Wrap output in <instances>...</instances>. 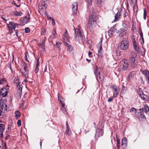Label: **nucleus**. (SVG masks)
I'll use <instances>...</instances> for the list:
<instances>
[{
  "label": "nucleus",
  "instance_id": "obj_64",
  "mask_svg": "<svg viewBox=\"0 0 149 149\" xmlns=\"http://www.w3.org/2000/svg\"><path fill=\"white\" fill-rule=\"evenodd\" d=\"M86 60L89 63H90L91 62V60H90L86 58Z\"/></svg>",
  "mask_w": 149,
  "mask_h": 149
},
{
  "label": "nucleus",
  "instance_id": "obj_59",
  "mask_svg": "<svg viewBox=\"0 0 149 149\" xmlns=\"http://www.w3.org/2000/svg\"><path fill=\"white\" fill-rule=\"evenodd\" d=\"M140 79H141V82L142 83H143L144 84V82L143 81V77H140Z\"/></svg>",
  "mask_w": 149,
  "mask_h": 149
},
{
  "label": "nucleus",
  "instance_id": "obj_61",
  "mask_svg": "<svg viewBox=\"0 0 149 149\" xmlns=\"http://www.w3.org/2000/svg\"><path fill=\"white\" fill-rule=\"evenodd\" d=\"M66 128H68L69 127V126L67 122H66Z\"/></svg>",
  "mask_w": 149,
  "mask_h": 149
},
{
  "label": "nucleus",
  "instance_id": "obj_31",
  "mask_svg": "<svg viewBox=\"0 0 149 149\" xmlns=\"http://www.w3.org/2000/svg\"><path fill=\"white\" fill-rule=\"evenodd\" d=\"M13 15H15L16 16H20L22 13L21 12H19L17 11H15L13 12Z\"/></svg>",
  "mask_w": 149,
  "mask_h": 149
},
{
  "label": "nucleus",
  "instance_id": "obj_38",
  "mask_svg": "<svg viewBox=\"0 0 149 149\" xmlns=\"http://www.w3.org/2000/svg\"><path fill=\"white\" fill-rule=\"evenodd\" d=\"M45 41H43L42 42V43L40 44V45L41 46V47H42V49H45Z\"/></svg>",
  "mask_w": 149,
  "mask_h": 149
},
{
  "label": "nucleus",
  "instance_id": "obj_48",
  "mask_svg": "<svg viewBox=\"0 0 149 149\" xmlns=\"http://www.w3.org/2000/svg\"><path fill=\"white\" fill-rule=\"evenodd\" d=\"M14 83H16L17 84H18V83H19V81H18V78H15V79L14 80Z\"/></svg>",
  "mask_w": 149,
  "mask_h": 149
},
{
  "label": "nucleus",
  "instance_id": "obj_25",
  "mask_svg": "<svg viewBox=\"0 0 149 149\" xmlns=\"http://www.w3.org/2000/svg\"><path fill=\"white\" fill-rule=\"evenodd\" d=\"M130 60L131 62V66L133 68L136 67V62L135 61L136 59Z\"/></svg>",
  "mask_w": 149,
  "mask_h": 149
},
{
  "label": "nucleus",
  "instance_id": "obj_22",
  "mask_svg": "<svg viewBox=\"0 0 149 149\" xmlns=\"http://www.w3.org/2000/svg\"><path fill=\"white\" fill-rule=\"evenodd\" d=\"M102 40L100 41L97 45V48L98 49V52L99 54L100 55L101 53V51L102 49Z\"/></svg>",
  "mask_w": 149,
  "mask_h": 149
},
{
  "label": "nucleus",
  "instance_id": "obj_57",
  "mask_svg": "<svg viewBox=\"0 0 149 149\" xmlns=\"http://www.w3.org/2000/svg\"><path fill=\"white\" fill-rule=\"evenodd\" d=\"M63 112L65 114H66V109H65L64 108H63Z\"/></svg>",
  "mask_w": 149,
  "mask_h": 149
},
{
  "label": "nucleus",
  "instance_id": "obj_30",
  "mask_svg": "<svg viewBox=\"0 0 149 149\" xmlns=\"http://www.w3.org/2000/svg\"><path fill=\"white\" fill-rule=\"evenodd\" d=\"M39 65V59H38L37 61V63L36 64V67L35 68V71L36 73H37L38 71V67Z\"/></svg>",
  "mask_w": 149,
  "mask_h": 149
},
{
  "label": "nucleus",
  "instance_id": "obj_39",
  "mask_svg": "<svg viewBox=\"0 0 149 149\" xmlns=\"http://www.w3.org/2000/svg\"><path fill=\"white\" fill-rule=\"evenodd\" d=\"M86 1L88 5L91 6L92 4V0H86Z\"/></svg>",
  "mask_w": 149,
  "mask_h": 149
},
{
  "label": "nucleus",
  "instance_id": "obj_14",
  "mask_svg": "<svg viewBox=\"0 0 149 149\" xmlns=\"http://www.w3.org/2000/svg\"><path fill=\"white\" fill-rule=\"evenodd\" d=\"M24 68L23 70L22 71V73L23 75L25 77V78L28 77L29 73L28 70L27 69V67L26 65L24 64L23 65Z\"/></svg>",
  "mask_w": 149,
  "mask_h": 149
},
{
  "label": "nucleus",
  "instance_id": "obj_44",
  "mask_svg": "<svg viewBox=\"0 0 149 149\" xmlns=\"http://www.w3.org/2000/svg\"><path fill=\"white\" fill-rule=\"evenodd\" d=\"M103 2V0H97V3L98 5H101Z\"/></svg>",
  "mask_w": 149,
  "mask_h": 149
},
{
  "label": "nucleus",
  "instance_id": "obj_15",
  "mask_svg": "<svg viewBox=\"0 0 149 149\" xmlns=\"http://www.w3.org/2000/svg\"><path fill=\"white\" fill-rule=\"evenodd\" d=\"M116 25H114L113 27H111L110 30H109L108 32V34L109 37L112 36L113 35V33L115 31L116 32Z\"/></svg>",
  "mask_w": 149,
  "mask_h": 149
},
{
  "label": "nucleus",
  "instance_id": "obj_33",
  "mask_svg": "<svg viewBox=\"0 0 149 149\" xmlns=\"http://www.w3.org/2000/svg\"><path fill=\"white\" fill-rule=\"evenodd\" d=\"M139 34L141 37V38L142 40V41L141 42V44H143L144 42V39L143 37V35L142 32L141 30H140V31L139 32Z\"/></svg>",
  "mask_w": 149,
  "mask_h": 149
},
{
  "label": "nucleus",
  "instance_id": "obj_50",
  "mask_svg": "<svg viewBox=\"0 0 149 149\" xmlns=\"http://www.w3.org/2000/svg\"><path fill=\"white\" fill-rule=\"evenodd\" d=\"M65 40H66V39H65V40H64V41H63V43H64V44L66 45V46H68V44H69Z\"/></svg>",
  "mask_w": 149,
  "mask_h": 149
},
{
  "label": "nucleus",
  "instance_id": "obj_24",
  "mask_svg": "<svg viewBox=\"0 0 149 149\" xmlns=\"http://www.w3.org/2000/svg\"><path fill=\"white\" fill-rule=\"evenodd\" d=\"M142 111H144V112L148 114H149V108L147 105H145L144 106L143 108H142Z\"/></svg>",
  "mask_w": 149,
  "mask_h": 149
},
{
  "label": "nucleus",
  "instance_id": "obj_10",
  "mask_svg": "<svg viewBox=\"0 0 149 149\" xmlns=\"http://www.w3.org/2000/svg\"><path fill=\"white\" fill-rule=\"evenodd\" d=\"M122 64L119 66L120 69L121 70H123L127 68L129 66V64L127 60H123L122 62Z\"/></svg>",
  "mask_w": 149,
  "mask_h": 149
},
{
  "label": "nucleus",
  "instance_id": "obj_35",
  "mask_svg": "<svg viewBox=\"0 0 149 149\" xmlns=\"http://www.w3.org/2000/svg\"><path fill=\"white\" fill-rule=\"evenodd\" d=\"M65 133V134H68L69 135H70L71 134V132L69 127L66 128V130Z\"/></svg>",
  "mask_w": 149,
  "mask_h": 149
},
{
  "label": "nucleus",
  "instance_id": "obj_8",
  "mask_svg": "<svg viewBox=\"0 0 149 149\" xmlns=\"http://www.w3.org/2000/svg\"><path fill=\"white\" fill-rule=\"evenodd\" d=\"M8 28L9 33H11L12 31L14 30L15 32V33L17 34V31L15 30V28L17 26H19V24H15L13 22H10L8 24Z\"/></svg>",
  "mask_w": 149,
  "mask_h": 149
},
{
  "label": "nucleus",
  "instance_id": "obj_53",
  "mask_svg": "<svg viewBox=\"0 0 149 149\" xmlns=\"http://www.w3.org/2000/svg\"><path fill=\"white\" fill-rule=\"evenodd\" d=\"M113 97H110L108 99V101L109 102L112 101L113 100Z\"/></svg>",
  "mask_w": 149,
  "mask_h": 149
},
{
  "label": "nucleus",
  "instance_id": "obj_46",
  "mask_svg": "<svg viewBox=\"0 0 149 149\" xmlns=\"http://www.w3.org/2000/svg\"><path fill=\"white\" fill-rule=\"evenodd\" d=\"M136 111V109L134 107H132L130 110V112H135Z\"/></svg>",
  "mask_w": 149,
  "mask_h": 149
},
{
  "label": "nucleus",
  "instance_id": "obj_36",
  "mask_svg": "<svg viewBox=\"0 0 149 149\" xmlns=\"http://www.w3.org/2000/svg\"><path fill=\"white\" fill-rule=\"evenodd\" d=\"M117 149H119L120 147V140L118 139H117Z\"/></svg>",
  "mask_w": 149,
  "mask_h": 149
},
{
  "label": "nucleus",
  "instance_id": "obj_34",
  "mask_svg": "<svg viewBox=\"0 0 149 149\" xmlns=\"http://www.w3.org/2000/svg\"><path fill=\"white\" fill-rule=\"evenodd\" d=\"M122 25V28H123L126 31L128 29V25L125 23H123Z\"/></svg>",
  "mask_w": 149,
  "mask_h": 149
},
{
  "label": "nucleus",
  "instance_id": "obj_20",
  "mask_svg": "<svg viewBox=\"0 0 149 149\" xmlns=\"http://www.w3.org/2000/svg\"><path fill=\"white\" fill-rule=\"evenodd\" d=\"M103 132L101 129H98L97 130L95 134L96 137H98L99 136H102L103 134Z\"/></svg>",
  "mask_w": 149,
  "mask_h": 149
},
{
  "label": "nucleus",
  "instance_id": "obj_58",
  "mask_svg": "<svg viewBox=\"0 0 149 149\" xmlns=\"http://www.w3.org/2000/svg\"><path fill=\"white\" fill-rule=\"evenodd\" d=\"M59 93H58V100H59V101H60V102L61 103V104H62V102L61 101V100L59 99Z\"/></svg>",
  "mask_w": 149,
  "mask_h": 149
},
{
  "label": "nucleus",
  "instance_id": "obj_19",
  "mask_svg": "<svg viewBox=\"0 0 149 149\" xmlns=\"http://www.w3.org/2000/svg\"><path fill=\"white\" fill-rule=\"evenodd\" d=\"M8 93L7 90L5 88H3L1 89H0V95H1L3 97H5Z\"/></svg>",
  "mask_w": 149,
  "mask_h": 149
},
{
  "label": "nucleus",
  "instance_id": "obj_47",
  "mask_svg": "<svg viewBox=\"0 0 149 149\" xmlns=\"http://www.w3.org/2000/svg\"><path fill=\"white\" fill-rule=\"evenodd\" d=\"M17 124L18 126L19 127L21 125V121L20 120H18L17 122Z\"/></svg>",
  "mask_w": 149,
  "mask_h": 149
},
{
  "label": "nucleus",
  "instance_id": "obj_12",
  "mask_svg": "<svg viewBox=\"0 0 149 149\" xmlns=\"http://www.w3.org/2000/svg\"><path fill=\"white\" fill-rule=\"evenodd\" d=\"M132 40L134 50L137 52V53H139V47L138 46L137 44L135 41V38H132Z\"/></svg>",
  "mask_w": 149,
  "mask_h": 149
},
{
  "label": "nucleus",
  "instance_id": "obj_13",
  "mask_svg": "<svg viewBox=\"0 0 149 149\" xmlns=\"http://www.w3.org/2000/svg\"><path fill=\"white\" fill-rule=\"evenodd\" d=\"M126 31L122 27L120 28L119 30H116V32L117 33H120L119 34V36L120 37L123 36L124 34L125 35L126 33Z\"/></svg>",
  "mask_w": 149,
  "mask_h": 149
},
{
  "label": "nucleus",
  "instance_id": "obj_21",
  "mask_svg": "<svg viewBox=\"0 0 149 149\" xmlns=\"http://www.w3.org/2000/svg\"><path fill=\"white\" fill-rule=\"evenodd\" d=\"M127 139L126 138H124L122 141L121 147L123 148H125L127 147Z\"/></svg>",
  "mask_w": 149,
  "mask_h": 149
},
{
  "label": "nucleus",
  "instance_id": "obj_37",
  "mask_svg": "<svg viewBox=\"0 0 149 149\" xmlns=\"http://www.w3.org/2000/svg\"><path fill=\"white\" fill-rule=\"evenodd\" d=\"M15 114L17 118H18L20 117V114L18 111H16L15 113Z\"/></svg>",
  "mask_w": 149,
  "mask_h": 149
},
{
  "label": "nucleus",
  "instance_id": "obj_5",
  "mask_svg": "<svg viewBox=\"0 0 149 149\" xmlns=\"http://www.w3.org/2000/svg\"><path fill=\"white\" fill-rule=\"evenodd\" d=\"M48 1L47 0H42L40 3L38 8V11L40 13H44L47 15V13L45 12L47 6Z\"/></svg>",
  "mask_w": 149,
  "mask_h": 149
},
{
  "label": "nucleus",
  "instance_id": "obj_63",
  "mask_svg": "<svg viewBox=\"0 0 149 149\" xmlns=\"http://www.w3.org/2000/svg\"><path fill=\"white\" fill-rule=\"evenodd\" d=\"M123 91H121V93H125V92H124V90L123 89Z\"/></svg>",
  "mask_w": 149,
  "mask_h": 149
},
{
  "label": "nucleus",
  "instance_id": "obj_3",
  "mask_svg": "<svg viewBox=\"0 0 149 149\" xmlns=\"http://www.w3.org/2000/svg\"><path fill=\"white\" fill-rule=\"evenodd\" d=\"M94 72L97 79L98 81H102L104 79V73L101 69L98 68L97 65L94 69Z\"/></svg>",
  "mask_w": 149,
  "mask_h": 149
},
{
  "label": "nucleus",
  "instance_id": "obj_51",
  "mask_svg": "<svg viewBox=\"0 0 149 149\" xmlns=\"http://www.w3.org/2000/svg\"><path fill=\"white\" fill-rule=\"evenodd\" d=\"M46 29H43L42 32H41V35H43L44 34V33H45L46 32Z\"/></svg>",
  "mask_w": 149,
  "mask_h": 149
},
{
  "label": "nucleus",
  "instance_id": "obj_27",
  "mask_svg": "<svg viewBox=\"0 0 149 149\" xmlns=\"http://www.w3.org/2000/svg\"><path fill=\"white\" fill-rule=\"evenodd\" d=\"M142 73L146 77L149 76V72L146 69L144 70L141 71Z\"/></svg>",
  "mask_w": 149,
  "mask_h": 149
},
{
  "label": "nucleus",
  "instance_id": "obj_49",
  "mask_svg": "<svg viewBox=\"0 0 149 149\" xmlns=\"http://www.w3.org/2000/svg\"><path fill=\"white\" fill-rule=\"evenodd\" d=\"M67 33V31L66 30V29L65 33V34H64L63 37V39L64 40H65V39H66V40H67V38H66L65 37L66 36V33Z\"/></svg>",
  "mask_w": 149,
  "mask_h": 149
},
{
  "label": "nucleus",
  "instance_id": "obj_62",
  "mask_svg": "<svg viewBox=\"0 0 149 149\" xmlns=\"http://www.w3.org/2000/svg\"><path fill=\"white\" fill-rule=\"evenodd\" d=\"M3 80H0V84H1L3 82Z\"/></svg>",
  "mask_w": 149,
  "mask_h": 149
},
{
  "label": "nucleus",
  "instance_id": "obj_18",
  "mask_svg": "<svg viewBox=\"0 0 149 149\" xmlns=\"http://www.w3.org/2000/svg\"><path fill=\"white\" fill-rule=\"evenodd\" d=\"M18 93H19L20 97L22 93V85L20 83H18L17 84Z\"/></svg>",
  "mask_w": 149,
  "mask_h": 149
},
{
  "label": "nucleus",
  "instance_id": "obj_55",
  "mask_svg": "<svg viewBox=\"0 0 149 149\" xmlns=\"http://www.w3.org/2000/svg\"><path fill=\"white\" fill-rule=\"evenodd\" d=\"M146 80L148 83L149 84V76L146 77Z\"/></svg>",
  "mask_w": 149,
  "mask_h": 149
},
{
  "label": "nucleus",
  "instance_id": "obj_1",
  "mask_svg": "<svg viewBox=\"0 0 149 149\" xmlns=\"http://www.w3.org/2000/svg\"><path fill=\"white\" fill-rule=\"evenodd\" d=\"M74 38L75 40L78 41L81 40L83 42L85 40V37L83 32L81 31L80 26L79 25L77 29L74 28Z\"/></svg>",
  "mask_w": 149,
  "mask_h": 149
},
{
  "label": "nucleus",
  "instance_id": "obj_56",
  "mask_svg": "<svg viewBox=\"0 0 149 149\" xmlns=\"http://www.w3.org/2000/svg\"><path fill=\"white\" fill-rule=\"evenodd\" d=\"M10 137V136L9 135L7 134L6 135V136L5 137V139L6 140L8 139Z\"/></svg>",
  "mask_w": 149,
  "mask_h": 149
},
{
  "label": "nucleus",
  "instance_id": "obj_26",
  "mask_svg": "<svg viewBox=\"0 0 149 149\" xmlns=\"http://www.w3.org/2000/svg\"><path fill=\"white\" fill-rule=\"evenodd\" d=\"M29 15H27L25 16L23 19L22 22L25 23H27L29 20L30 19Z\"/></svg>",
  "mask_w": 149,
  "mask_h": 149
},
{
  "label": "nucleus",
  "instance_id": "obj_7",
  "mask_svg": "<svg viewBox=\"0 0 149 149\" xmlns=\"http://www.w3.org/2000/svg\"><path fill=\"white\" fill-rule=\"evenodd\" d=\"M129 46V42L128 39L125 38L121 42L120 48L122 50H125L128 49Z\"/></svg>",
  "mask_w": 149,
  "mask_h": 149
},
{
  "label": "nucleus",
  "instance_id": "obj_16",
  "mask_svg": "<svg viewBox=\"0 0 149 149\" xmlns=\"http://www.w3.org/2000/svg\"><path fill=\"white\" fill-rule=\"evenodd\" d=\"M111 87L113 89L114 91L113 93V96L114 97H116L117 96V95L119 91L118 88L116 86L112 85L111 86Z\"/></svg>",
  "mask_w": 149,
  "mask_h": 149
},
{
  "label": "nucleus",
  "instance_id": "obj_6",
  "mask_svg": "<svg viewBox=\"0 0 149 149\" xmlns=\"http://www.w3.org/2000/svg\"><path fill=\"white\" fill-rule=\"evenodd\" d=\"M96 18V17L94 15L90 16L89 17L87 25L88 27L90 29H92L97 25Z\"/></svg>",
  "mask_w": 149,
  "mask_h": 149
},
{
  "label": "nucleus",
  "instance_id": "obj_29",
  "mask_svg": "<svg viewBox=\"0 0 149 149\" xmlns=\"http://www.w3.org/2000/svg\"><path fill=\"white\" fill-rule=\"evenodd\" d=\"M67 50L68 52H71L73 49V47L70 44H68V46L67 47Z\"/></svg>",
  "mask_w": 149,
  "mask_h": 149
},
{
  "label": "nucleus",
  "instance_id": "obj_28",
  "mask_svg": "<svg viewBox=\"0 0 149 149\" xmlns=\"http://www.w3.org/2000/svg\"><path fill=\"white\" fill-rule=\"evenodd\" d=\"M120 15V12L118 11L115 17L114 21H116L118 19V18Z\"/></svg>",
  "mask_w": 149,
  "mask_h": 149
},
{
  "label": "nucleus",
  "instance_id": "obj_52",
  "mask_svg": "<svg viewBox=\"0 0 149 149\" xmlns=\"http://www.w3.org/2000/svg\"><path fill=\"white\" fill-rule=\"evenodd\" d=\"M27 55H28L27 53H26L25 54V57L26 60L29 62V61L28 60V57H27Z\"/></svg>",
  "mask_w": 149,
  "mask_h": 149
},
{
  "label": "nucleus",
  "instance_id": "obj_11",
  "mask_svg": "<svg viewBox=\"0 0 149 149\" xmlns=\"http://www.w3.org/2000/svg\"><path fill=\"white\" fill-rule=\"evenodd\" d=\"M7 105L4 103H2L0 104V116H1V113L5 112L7 110Z\"/></svg>",
  "mask_w": 149,
  "mask_h": 149
},
{
  "label": "nucleus",
  "instance_id": "obj_2",
  "mask_svg": "<svg viewBox=\"0 0 149 149\" xmlns=\"http://www.w3.org/2000/svg\"><path fill=\"white\" fill-rule=\"evenodd\" d=\"M74 38L75 40L78 41L81 40L83 42L85 40V37L83 32L81 31L80 26L79 25L77 29L74 28Z\"/></svg>",
  "mask_w": 149,
  "mask_h": 149
},
{
  "label": "nucleus",
  "instance_id": "obj_9",
  "mask_svg": "<svg viewBox=\"0 0 149 149\" xmlns=\"http://www.w3.org/2000/svg\"><path fill=\"white\" fill-rule=\"evenodd\" d=\"M142 110H143V108L140 109H139V111L136 114V117L140 120H142L145 118L143 112Z\"/></svg>",
  "mask_w": 149,
  "mask_h": 149
},
{
  "label": "nucleus",
  "instance_id": "obj_4",
  "mask_svg": "<svg viewBox=\"0 0 149 149\" xmlns=\"http://www.w3.org/2000/svg\"><path fill=\"white\" fill-rule=\"evenodd\" d=\"M94 72L97 79L98 81H102L104 79V73L101 69L98 68L97 65L94 69Z\"/></svg>",
  "mask_w": 149,
  "mask_h": 149
},
{
  "label": "nucleus",
  "instance_id": "obj_45",
  "mask_svg": "<svg viewBox=\"0 0 149 149\" xmlns=\"http://www.w3.org/2000/svg\"><path fill=\"white\" fill-rule=\"evenodd\" d=\"M61 42H57L56 43V45L58 47V48H60V46L61 45Z\"/></svg>",
  "mask_w": 149,
  "mask_h": 149
},
{
  "label": "nucleus",
  "instance_id": "obj_41",
  "mask_svg": "<svg viewBox=\"0 0 149 149\" xmlns=\"http://www.w3.org/2000/svg\"><path fill=\"white\" fill-rule=\"evenodd\" d=\"M56 34V32L55 30H53L52 33V35L50 36V37L54 38Z\"/></svg>",
  "mask_w": 149,
  "mask_h": 149
},
{
  "label": "nucleus",
  "instance_id": "obj_40",
  "mask_svg": "<svg viewBox=\"0 0 149 149\" xmlns=\"http://www.w3.org/2000/svg\"><path fill=\"white\" fill-rule=\"evenodd\" d=\"M5 129V126L3 124H0V129L1 131H2Z\"/></svg>",
  "mask_w": 149,
  "mask_h": 149
},
{
  "label": "nucleus",
  "instance_id": "obj_60",
  "mask_svg": "<svg viewBox=\"0 0 149 149\" xmlns=\"http://www.w3.org/2000/svg\"><path fill=\"white\" fill-rule=\"evenodd\" d=\"M92 54V52H89L88 53V55L89 56H90Z\"/></svg>",
  "mask_w": 149,
  "mask_h": 149
},
{
  "label": "nucleus",
  "instance_id": "obj_54",
  "mask_svg": "<svg viewBox=\"0 0 149 149\" xmlns=\"http://www.w3.org/2000/svg\"><path fill=\"white\" fill-rule=\"evenodd\" d=\"M0 132H1V133L0 134V138H2L3 135V131H0Z\"/></svg>",
  "mask_w": 149,
  "mask_h": 149
},
{
  "label": "nucleus",
  "instance_id": "obj_43",
  "mask_svg": "<svg viewBox=\"0 0 149 149\" xmlns=\"http://www.w3.org/2000/svg\"><path fill=\"white\" fill-rule=\"evenodd\" d=\"M30 29L29 28H26L25 29V32L26 33H28L30 32Z\"/></svg>",
  "mask_w": 149,
  "mask_h": 149
},
{
  "label": "nucleus",
  "instance_id": "obj_42",
  "mask_svg": "<svg viewBox=\"0 0 149 149\" xmlns=\"http://www.w3.org/2000/svg\"><path fill=\"white\" fill-rule=\"evenodd\" d=\"M146 10L145 8L143 9V18L144 19H146Z\"/></svg>",
  "mask_w": 149,
  "mask_h": 149
},
{
  "label": "nucleus",
  "instance_id": "obj_17",
  "mask_svg": "<svg viewBox=\"0 0 149 149\" xmlns=\"http://www.w3.org/2000/svg\"><path fill=\"white\" fill-rule=\"evenodd\" d=\"M78 4L77 2H74L72 4V10L74 13V15H76L77 13L78 8Z\"/></svg>",
  "mask_w": 149,
  "mask_h": 149
},
{
  "label": "nucleus",
  "instance_id": "obj_32",
  "mask_svg": "<svg viewBox=\"0 0 149 149\" xmlns=\"http://www.w3.org/2000/svg\"><path fill=\"white\" fill-rule=\"evenodd\" d=\"M135 72H134L132 71L129 74V78L130 79H132L133 77H134L135 74Z\"/></svg>",
  "mask_w": 149,
  "mask_h": 149
},
{
  "label": "nucleus",
  "instance_id": "obj_23",
  "mask_svg": "<svg viewBox=\"0 0 149 149\" xmlns=\"http://www.w3.org/2000/svg\"><path fill=\"white\" fill-rule=\"evenodd\" d=\"M136 54L134 52H131L130 56V60L136 59Z\"/></svg>",
  "mask_w": 149,
  "mask_h": 149
}]
</instances>
